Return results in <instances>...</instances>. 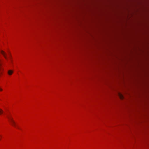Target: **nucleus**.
<instances>
[{
    "mask_svg": "<svg viewBox=\"0 0 149 149\" xmlns=\"http://www.w3.org/2000/svg\"><path fill=\"white\" fill-rule=\"evenodd\" d=\"M1 52L3 56L5 59L7 60H8V59H9L10 60V61H12V58L10 52H9L8 54V57L7 56L6 54L3 51L1 50Z\"/></svg>",
    "mask_w": 149,
    "mask_h": 149,
    "instance_id": "1",
    "label": "nucleus"
},
{
    "mask_svg": "<svg viewBox=\"0 0 149 149\" xmlns=\"http://www.w3.org/2000/svg\"><path fill=\"white\" fill-rule=\"evenodd\" d=\"M8 119H9L10 122L11 123V125L15 127H16V126L15 124V122L13 120V119L12 118L10 117L9 116H8Z\"/></svg>",
    "mask_w": 149,
    "mask_h": 149,
    "instance_id": "2",
    "label": "nucleus"
},
{
    "mask_svg": "<svg viewBox=\"0 0 149 149\" xmlns=\"http://www.w3.org/2000/svg\"><path fill=\"white\" fill-rule=\"evenodd\" d=\"M118 96L121 99H123L124 98L123 95L120 93H118Z\"/></svg>",
    "mask_w": 149,
    "mask_h": 149,
    "instance_id": "3",
    "label": "nucleus"
},
{
    "mask_svg": "<svg viewBox=\"0 0 149 149\" xmlns=\"http://www.w3.org/2000/svg\"><path fill=\"white\" fill-rule=\"evenodd\" d=\"M13 70H9L8 71V74L9 75H11L13 73Z\"/></svg>",
    "mask_w": 149,
    "mask_h": 149,
    "instance_id": "4",
    "label": "nucleus"
},
{
    "mask_svg": "<svg viewBox=\"0 0 149 149\" xmlns=\"http://www.w3.org/2000/svg\"><path fill=\"white\" fill-rule=\"evenodd\" d=\"M3 112V111L1 109H0V114H2Z\"/></svg>",
    "mask_w": 149,
    "mask_h": 149,
    "instance_id": "5",
    "label": "nucleus"
},
{
    "mask_svg": "<svg viewBox=\"0 0 149 149\" xmlns=\"http://www.w3.org/2000/svg\"><path fill=\"white\" fill-rule=\"evenodd\" d=\"M3 91V89L2 88H1L0 87V91Z\"/></svg>",
    "mask_w": 149,
    "mask_h": 149,
    "instance_id": "6",
    "label": "nucleus"
},
{
    "mask_svg": "<svg viewBox=\"0 0 149 149\" xmlns=\"http://www.w3.org/2000/svg\"><path fill=\"white\" fill-rule=\"evenodd\" d=\"M1 64H2V63H1V60L0 59V65H1Z\"/></svg>",
    "mask_w": 149,
    "mask_h": 149,
    "instance_id": "7",
    "label": "nucleus"
}]
</instances>
